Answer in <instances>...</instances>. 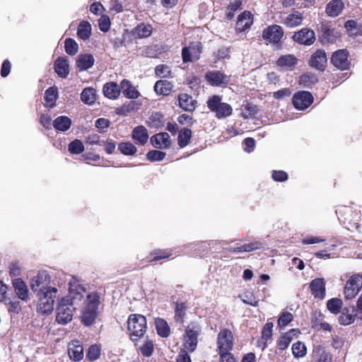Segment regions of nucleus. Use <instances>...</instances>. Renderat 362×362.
Returning <instances> with one entry per match:
<instances>
[{
	"label": "nucleus",
	"mask_w": 362,
	"mask_h": 362,
	"mask_svg": "<svg viewBox=\"0 0 362 362\" xmlns=\"http://www.w3.org/2000/svg\"><path fill=\"white\" fill-rule=\"evenodd\" d=\"M13 286L18 297L22 300H27L28 291L23 281L21 279H17L13 281Z\"/></svg>",
	"instance_id": "33"
},
{
	"label": "nucleus",
	"mask_w": 362,
	"mask_h": 362,
	"mask_svg": "<svg viewBox=\"0 0 362 362\" xmlns=\"http://www.w3.org/2000/svg\"><path fill=\"white\" fill-rule=\"evenodd\" d=\"M165 155L163 151L152 150L147 153L146 158L151 162L160 161L164 159Z\"/></svg>",
	"instance_id": "50"
},
{
	"label": "nucleus",
	"mask_w": 362,
	"mask_h": 362,
	"mask_svg": "<svg viewBox=\"0 0 362 362\" xmlns=\"http://www.w3.org/2000/svg\"><path fill=\"white\" fill-rule=\"evenodd\" d=\"M69 286V295L59 300L56 310V321L63 325L72 320L76 306L83 300L86 294L85 288L75 277H71Z\"/></svg>",
	"instance_id": "1"
},
{
	"label": "nucleus",
	"mask_w": 362,
	"mask_h": 362,
	"mask_svg": "<svg viewBox=\"0 0 362 362\" xmlns=\"http://www.w3.org/2000/svg\"><path fill=\"white\" fill-rule=\"evenodd\" d=\"M103 92L106 98L115 100L121 93V84L119 86L116 82H107L104 84Z\"/></svg>",
	"instance_id": "21"
},
{
	"label": "nucleus",
	"mask_w": 362,
	"mask_h": 362,
	"mask_svg": "<svg viewBox=\"0 0 362 362\" xmlns=\"http://www.w3.org/2000/svg\"><path fill=\"white\" fill-rule=\"evenodd\" d=\"M66 281V274L62 271L55 272L52 279L47 272L41 271L30 279V287L35 294H37L45 291H48L50 288H62Z\"/></svg>",
	"instance_id": "2"
},
{
	"label": "nucleus",
	"mask_w": 362,
	"mask_h": 362,
	"mask_svg": "<svg viewBox=\"0 0 362 362\" xmlns=\"http://www.w3.org/2000/svg\"><path fill=\"white\" fill-rule=\"evenodd\" d=\"M362 286V276L360 274L352 275L347 281L344 287V296L347 299L354 298L359 292Z\"/></svg>",
	"instance_id": "8"
},
{
	"label": "nucleus",
	"mask_w": 362,
	"mask_h": 362,
	"mask_svg": "<svg viewBox=\"0 0 362 362\" xmlns=\"http://www.w3.org/2000/svg\"><path fill=\"white\" fill-rule=\"evenodd\" d=\"M273 327V323L268 322L265 324L262 330V336L259 343L260 344L259 346H262V349H264L267 344L270 343L272 341Z\"/></svg>",
	"instance_id": "29"
},
{
	"label": "nucleus",
	"mask_w": 362,
	"mask_h": 362,
	"mask_svg": "<svg viewBox=\"0 0 362 362\" xmlns=\"http://www.w3.org/2000/svg\"><path fill=\"white\" fill-rule=\"evenodd\" d=\"M151 33L152 28L150 25L140 24L135 29V35L139 38L147 37Z\"/></svg>",
	"instance_id": "44"
},
{
	"label": "nucleus",
	"mask_w": 362,
	"mask_h": 362,
	"mask_svg": "<svg viewBox=\"0 0 362 362\" xmlns=\"http://www.w3.org/2000/svg\"><path fill=\"white\" fill-rule=\"evenodd\" d=\"M69 358L74 361H80L83 358V347L79 341H72L68 347Z\"/></svg>",
	"instance_id": "19"
},
{
	"label": "nucleus",
	"mask_w": 362,
	"mask_h": 362,
	"mask_svg": "<svg viewBox=\"0 0 362 362\" xmlns=\"http://www.w3.org/2000/svg\"><path fill=\"white\" fill-rule=\"evenodd\" d=\"M313 102V97L308 91H299L293 96L295 108L300 110L308 108Z\"/></svg>",
	"instance_id": "12"
},
{
	"label": "nucleus",
	"mask_w": 362,
	"mask_h": 362,
	"mask_svg": "<svg viewBox=\"0 0 362 362\" xmlns=\"http://www.w3.org/2000/svg\"><path fill=\"white\" fill-rule=\"evenodd\" d=\"M253 23L252 15L250 11H244L238 16L236 30L241 33L249 29Z\"/></svg>",
	"instance_id": "18"
},
{
	"label": "nucleus",
	"mask_w": 362,
	"mask_h": 362,
	"mask_svg": "<svg viewBox=\"0 0 362 362\" xmlns=\"http://www.w3.org/2000/svg\"><path fill=\"white\" fill-rule=\"evenodd\" d=\"M344 6L341 0H332L326 6V13L330 17H337L341 13Z\"/></svg>",
	"instance_id": "27"
},
{
	"label": "nucleus",
	"mask_w": 362,
	"mask_h": 362,
	"mask_svg": "<svg viewBox=\"0 0 362 362\" xmlns=\"http://www.w3.org/2000/svg\"><path fill=\"white\" fill-rule=\"evenodd\" d=\"M342 305V300L337 298H332L327 303V309L333 314L339 313L341 310Z\"/></svg>",
	"instance_id": "43"
},
{
	"label": "nucleus",
	"mask_w": 362,
	"mask_h": 362,
	"mask_svg": "<svg viewBox=\"0 0 362 362\" xmlns=\"http://www.w3.org/2000/svg\"><path fill=\"white\" fill-rule=\"evenodd\" d=\"M354 320V315L344 312H343L339 317V322L342 325H349L353 323Z\"/></svg>",
	"instance_id": "58"
},
{
	"label": "nucleus",
	"mask_w": 362,
	"mask_h": 362,
	"mask_svg": "<svg viewBox=\"0 0 362 362\" xmlns=\"http://www.w3.org/2000/svg\"><path fill=\"white\" fill-rule=\"evenodd\" d=\"M68 149L72 154H79L84 151V146L81 140L75 139L69 144Z\"/></svg>",
	"instance_id": "48"
},
{
	"label": "nucleus",
	"mask_w": 362,
	"mask_h": 362,
	"mask_svg": "<svg viewBox=\"0 0 362 362\" xmlns=\"http://www.w3.org/2000/svg\"><path fill=\"white\" fill-rule=\"evenodd\" d=\"M304 19L303 15L298 11H293L284 18L282 23L289 28H293L302 24Z\"/></svg>",
	"instance_id": "17"
},
{
	"label": "nucleus",
	"mask_w": 362,
	"mask_h": 362,
	"mask_svg": "<svg viewBox=\"0 0 362 362\" xmlns=\"http://www.w3.org/2000/svg\"><path fill=\"white\" fill-rule=\"evenodd\" d=\"M187 307L184 303H176L175 308V320L176 322H182Z\"/></svg>",
	"instance_id": "47"
},
{
	"label": "nucleus",
	"mask_w": 362,
	"mask_h": 362,
	"mask_svg": "<svg viewBox=\"0 0 362 362\" xmlns=\"http://www.w3.org/2000/svg\"><path fill=\"white\" fill-rule=\"evenodd\" d=\"M132 136L137 144L142 146L146 144L148 139L147 129L142 125L137 126L133 129Z\"/></svg>",
	"instance_id": "25"
},
{
	"label": "nucleus",
	"mask_w": 362,
	"mask_h": 362,
	"mask_svg": "<svg viewBox=\"0 0 362 362\" xmlns=\"http://www.w3.org/2000/svg\"><path fill=\"white\" fill-rule=\"evenodd\" d=\"M141 354L145 356H150L153 351V344L152 341H146L144 344L139 347Z\"/></svg>",
	"instance_id": "57"
},
{
	"label": "nucleus",
	"mask_w": 362,
	"mask_h": 362,
	"mask_svg": "<svg viewBox=\"0 0 362 362\" xmlns=\"http://www.w3.org/2000/svg\"><path fill=\"white\" fill-rule=\"evenodd\" d=\"M242 6V1L235 0L234 2L230 4L228 7V12L226 13L227 18L230 20L233 18L236 11L240 9Z\"/></svg>",
	"instance_id": "53"
},
{
	"label": "nucleus",
	"mask_w": 362,
	"mask_h": 362,
	"mask_svg": "<svg viewBox=\"0 0 362 362\" xmlns=\"http://www.w3.org/2000/svg\"><path fill=\"white\" fill-rule=\"evenodd\" d=\"M264 244L259 241H254L248 244L242 245V250L243 252H252L257 250L263 248Z\"/></svg>",
	"instance_id": "55"
},
{
	"label": "nucleus",
	"mask_w": 362,
	"mask_h": 362,
	"mask_svg": "<svg viewBox=\"0 0 362 362\" xmlns=\"http://www.w3.org/2000/svg\"><path fill=\"white\" fill-rule=\"evenodd\" d=\"M200 331V327L194 323L186 327L184 335V346L189 351L193 352L196 349Z\"/></svg>",
	"instance_id": "7"
},
{
	"label": "nucleus",
	"mask_w": 362,
	"mask_h": 362,
	"mask_svg": "<svg viewBox=\"0 0 362 362\" xmlns=\"http://www.w3.org/2000/svg\"><path fill=\"white\" fill-rule=\"evenodd\" d=\"M40 123L47 129H51L52 127V117L51 116L46 113L42 114L40 117Z\"/></svg>",
	"instance_id": "62"
},
{
	"label": "nucleus",
	"mask_w": 362,
	"mask_h": 362,
	"mask_svg": "<svg viewBox=\"0 0 362 362\" xmlns=\"http://www.w3.org/2000/svg\"><path fill=\"white\" fill-rule=\"evenodd\" d=\"M292 39L299 45L310 46L315 41V34L313 30L303 28L298 32H295Z\"/></svg>",
	"instance_id": "10"
},
{
	"label": "nucleus",
	"mask_w": 362,
	"mask_h": 362,
	"mask_svg": "<svg viewBox=\"0 0 362 362\" xmlns=\"http://www.w3.org/2000/svg\"><path fill=\"white\" fill-rule=\"evenodd\" d=\"M291 94V91L289 88H283L277 90L273 93L274 98L281 100L286 97H289Z\"/></svg>",
	"instance_id": "63"
},
{
	"label": "nucleus",
	"mask_w": 362,
	"mask_h": 362,
	"mask_svg": "<svg viewBox=\"0 0 362 362\" xmlns=\"http://www.w3.org/2000/svg\"><path fill=\"white\" fill-rule=\"evenodd\" d=\"M118 149L122 154L126 156H133L137 151L136 146L130 141L121 142L118 145Z\"/></svg>",
	"instance_id": "42"
},
{
	"label": "nucleus",
	"mask_w": 362,
	"mask_h": 362,
	"mask_svg": "<svg viewBox=\"0 0 362 362\" xmlns=\"http://www.w3.org/2000/svg\"><path fill=\"white\" fill-rule=\"evenodd\" d=\"M221 362H236L233 355L230 351L219 352Z\"/></svg>",
	"instance_id": "64"
},
{
	"label": "nucleus",
	"mask_w": 362,
	"mask_h": 362,
	"mask_svg": "<svg viewBox=\"0 0 362 362\" xmlns=\"http://www.w3.org/2000/svg\"><path fill=\"white\" fill-rule=\"evenodd\" d=\"M96 90L92 87L85 88L81 93V101L88 105H92L96 100Z\"/></svg>",
	"instance_id": "31"
},
{
	"label": "nucleus",
	"mask_w": 362,
	"mask_h": 362,
	"mask_svg": "<svg viewBox=\"0 0 362 362\" xmlns=\"http://www.w3.org/2000/svg\"><path fill=\"white\" fill-rule=\"evenodd\" d=\"M293 320V315L288 312L281 313L278 320V325L279 327H285Z\"/></svg>",
	"instance_id": "59"
},
{
	"label": "nucleus",
	"mask_w": 362,
	"mask_h": 362,
	"mask_svg": "<svg viewBox=\"0 0 362 362\" xmlns=\"http://www.w3.org/2000/svg\"><path fill=\"white\" fill-rule=\"evenodd\" d=\"M284 35V30L280 25H269L263 30L262 37L264 40L269 42L278 43Z\"/></svg>",
	"instance_id": "14"
},
{
	"label": "nucleus",
	"mask_w": 362,
	"mask_h": 362,
	"mask_svg": "<svg viewBox=\"0 0 362 362\" xmlns=\"http://www.w3.org/2000/svg\"><path fill=\"white\" fill-rule=\"evenodd\" d=\"M151 255H155L153 259H149L147 261L151 262L153 261H158L162 259H165L172 255L170 251L169 250H154Z\"/></svg>",
	"instance_id": "54"
},
{
	"label": "nucleus",
	"mask_w": 362,
	"mask_h": 362,
	"mask_svg": "<svg viewBox=\"0 0 362 362\" xmlns=\"http://www.w3.org/2000/svg\"><path fill=\"white\" fill-rule=\"evenodd\" d=\"M100 356V347L97 344L91 345L87 351L86 357L90 361H95Z\"/></svg>",
	"instance_id": "51"
},
{
	"label": "nucleus",
	"mask_w": 362,
	"mask_h": 362,
	"mask_svg": "<svg viewBox=\"0 0 362 362\" xmlns=\"http://www.w3.org/2000/svg\"><path fill=\"white\" fill-rule=\"evenodd\" d=\"M165 118L159 112H153L146 121V124L151 128H160L164 126Z\"/></svg>",
	"instance_id": "34"
},
{
	"label": "nucleus",
	"mask_w": 362,
	"mask_h": 362,
	"mask_svg": "<svg viewBox=\"0 0 362 362\" xmlns=\"http://www.w3.org/2000/svg\"><path fill=\"white\" fill-rule=\"evenodd\" d=\"M91 31L92 28L90 23L86 21H83L78 26L77 36L83 40H86L90 37Z\"/></svg>",
	"instance_id": "35"
},
{
	"label": "nucleus",
	"mask_w": 362,
	"mask_h": 362,
	"mask_svg": "<svg viewBox=\"0 0 362 362\" xmlns=\"http://www.w3.org/2000/svg\"><path fill=\"white\" fill-rule=\"evenodd\" d=\"M291 349L292 354L295 358L303 357L307 351L305 345L300 341L294 343Z\"/></svg>",
	"instance_id": "45"
},
{
	"label": "nucleus",
	"mask_w": 362,
	"mask_h": 362,
	"mask_svg": "<svg viewBox=\"0 0 362 362\" xmlns=\"http://www.w3.org/2000/svg\"><path fill=\"white\" fill-rule=\"evenodd\" d=\"M128 331L132 340L141 337L146 331V319L139 314H131L127 320Z\"/></svg>",
	"instance_id": "6"
},
{
	"label": "nucleus",
	"mask_w": 362,
	"mask_h": 362,
	"mask_svg": "<svg viewBox=\"0 0 362 362\" xmlns=\"http://www.w3.org/2000/svg\"><path fill=\"white\" fill-rule=\"evenodd\" d=\"M64 47L66 54L71 56L75 55L78 49V44L71 38L66 39L64 42Z\"/></svg>",
	"instance_id": "46"
},
{
	"label": "nucleus",
	"mask_w": 362,
	"mask_h": 362,
	"mask_svg": "<svg viewBox=\"0 0 362 362\" xmlns=\"http://www.w3.org/2000/svg\"><path fill=\"white\" fill-rule=\"evenodd\" d=\"M297 62L298 59L293 54H288L281 56L278 59L276 64L279 66L292 70L297 64Z\"/></svg>",
	"instance_id": "28"
},
{
	"label": "nucleus",
	"mask_w": 362,
	"mask_h": 362,
	"mask_svg": "<svg viewBox=\"0 0 362 362\" xmlns=\"http://www.w3.org/2000/svg\"><path fill=\"white\" fill-rule=\"evenodd\" d=\"M206 79L213 86H226L230 81V76L219 71H212L206 74Z\"/></svg>",
	"instance_id": "16"
},
{
	"label": "nucleus",
	"mask_w": 362,
	"mask_h": 362,
	"mask_svg": "<svg viewBox=\"0 0 362 362\" xmlns=\"http://www.w3.org/2000/svg\"><path fill=\"white\" fill-rule=\"evenodd\" d=\"M55 72L61 78H66L69 74L68 60L66 58L59 57L54 64Z\"/></svg>",
	"instance_id": "26"
},
{
	"label": "nucleus",
	"mask_w": 362,
	"mask_h": 362,
	"mask_svg": "<svg viewBox=\"0 0 362 362\" xmlns=\"http://www.w3.org/2000/svg\"><path fill=\"white\" fill-rule=\"evenodd\" d=\"M199 49L196 46L185 47L182 50V57L184 62H189L199 59Z\"/></svg>",
	"instance_id": "32"
},
{
	"label": "nucleus",
	"mask_w": 362,
	"mask_h": 362,
	"mask_svg": "<svg viewBox=\"0 0 362 362\" xmlns=\"http://www.w3.org/2000/svg\"><path fill=\"white\" fill-rule=\"evenodd\" d=\"M241 298L243 302L245 304L255 307L258 305L259 300L251 292H245Z\"/></svg>",
	"instance_id": "52"
},
{
	"label": "nucleus",
	"mask_w": 362,
	"mask_h": 362,
	"mask_svg": "<svg viewBox=\"0 0 362 362\" xmlns=\"http://www.w3.org/2000/svg\"><path fill=\"white\" fill-rule=\"evenodd\" d=\"M320 33V41L322 44L334 43L339 37V33L335 28H331L327 23H322L319 28Z\"/></svg>",
	"instance_id": "13"
},
{
	"label": "nucleus",
	"mask_w": 362,
	"mask_h": 362,
	"mask_svg": "<svg viewBox=\"0 0 362 362\" xmlns=\"http://www.w3.org/2000/svg\"><path fill=\"white\" fill-rule=\"evenodd\" d=\"M151 142L156 148H168L170 146V137L167 132H162L153 135Z\"/></svg>",
	"instance_id": "20"
},
{
	"label": "nucleus",
	"mask_w": 362,
	"mask_h": 362,
	"mask_svg": "<svg viewBox=\"0 0 362 362\" xmlns=\"http://www.w3.org/2000/svg\"><path fill=\"white\" fill-rule=\"evenodd\" d=\"M155 326L159 336L166 338L170 335V329L165 320L161 318L155 320Z\"/></svg>",
	"instance_id": "38"
},
{
	"label": "nucleus",
	"mask_w": 362,
	"mask_h": 362,
	"mask_svg": "<svg viewBox=\"0 0 362 362\" xmlns=\"http://www.w3.org/2000/svg\"><path fill=\"white\" fill-rule=\"evenodd\" d=\"M316 81L317 79L313 75L305 74L300 77L299 83L300 84L308 87L310 84H314Z\"/></svg>",
	"instance_id": "60"
},
{
	"label": "nucleus",
	"mask_w": 362,
	"mask_h": 362,
	"mask_svg": "<svg viewBox=\"0 0 362 362\" xmlns=\"http://www.w3.org/2000/svg\"><path fill=\"white\" fill-rule=\"evenodd\" d=\"M272 177L276 182H284L288 180V174L284 170H274Z\"/></svg>",
	"instance_id": "61"
},
{
	"label": "nucleus",
	"mask_w": 362,
	"mask_h": 362,
	"mask_svg": "<svg viewBox=\"0 0 362 362\" xmlns=\"http://www.w3.org/2000/svg\"><path fill=\"white\" fill-rule=\"evenodd\" d=\"M349 52L346 49H338L333 52L331 62L338 69L347 70L350 68L351 62L348 59Z\"/></svg>",
	"instance_id": "9"
},
{
	"label": "nucleus",
	"mask_w": 362,
	"mask_h": 362,
	"mask_svg": "<svg viewBox=\"0 0 362 362\" xmlns=\"http://www.w3.org/2000/svg\"><path fill=\"white\" fill-rule=\"evenodd\" d=\"M178 101L180 107L185 111L191 112L195 108V100L186 93L180 94Z\"/></svg>",
	"instance_id": "30"
},
{
	"label": "nucleus",
	"mask_w": 362,
	"mask_h": 362,
	"mask_svg": "<svg viewBox=\"0 0 362 362\" xmlns=\"http://www.w3.org/2000/svg\"><path fill=\"white\" fill-rule=\"evenodd\" d=\"M71 124V120L66 116H59L53 122V127L58 131L65 132L68 130Z\"/></svg>",
	"instance_id": "37"
},
{
	"label": "nucleus",
	"mask_w": 362,
	"mask_h": 362,
	"mask_svg": "<svg viewBox=\"0 0 362 362\" xmlns=\"http://www.w3.org/2000/svg\"><path fill=\"white\" fill-rule=\"evenodd\" d=\"M95 62V59L91 54H81L77 57L76 65L79 71H86L91 68Z\"/></svg>",
	"instance_id": "23"
},
{
	"label": "nucleus",
	"mask_w": 362,
	"mask_h": 362,
	"mask_svg": "<svg viewBox=\"0 0 362 362\" xmlns=\"http://www.w3.org/2000/svg\"><path fill=\"white\" fill-rule=\"evenodd\" d=\"M173 85L166 80L158 81L154 86V90L157 94L168 95L170 93Z\"/></svg>",
	"instance_id": "36"
},
{
	"label": "nucleus",
	"mask_w": 362,
	"mask_h": 362,
	"mask_svg": "<svg viewBox=\"0 0 362 362\" xmlns=\"http://www.w3.org/2000/svg\"><path fill=\"white\" fill-rule=\"evenodd\" d=\"M139 108V104L136 101H129L124 103L121 107L117 108V113L121 115H127L128 113L134 112Z\"/></svg>",
	"instance_id": "41"
},
{
	"label": "nucleus",
	"mask_w": 362,
	"mask_h": 362,
	"mask_svg": "<svg viewBox=\"0 0 362 362\" xmlns=\"http://www.w3.org/2000/svg\"><path fill=\"white\" fill-rule=\"evenodd\" d=\"M312 294L315 298H323L325 296V281L322 278L313 279L310 284Z\"/></svg>",
	"instance_id": "22"
},
{
	"label": "nucleus",
	"mask_w": 362,
	"mask_h": 362,
	"mask_svg": "<svg viewBox=\"0 0 362 362\" xmlns=\"http://www.w3.org/2000/svg\"><path fill=\"white\" fill-rule=\"evenodd\" d=\"M233 334L229 329H224L221 330L217 337V345L219 352L231 351L233 345Z\"/></svg>",
	"instance_id": "11"
},
{
	"label": "nucleus",
	"mask_w": 362,
	"mask_h": 362,
	"mask_svg": "<svg viewBox=\"0 0 362 362\" xmlns=\"http://www.w3.org/2000/svg\"><path fill=\"white\" fill-rule=\"evenodd\" d=\"M155 74L161 78H168L170 76V67L166 64H159L155 68Z\"/></svg>",
	"instance_id": "49"
},
{
	"label": "nucleus",
	"mask_w": 362,
	"mask_h": 362,
	"mask_svg": "<svg viewBox=\"0 0 362 362\" xmlns=\"http://www.w3.org/2000/svg\"><path fill=\"white\" fill-rule=\"evenodd\" d=\"M192 138V131L188 128L182 129L178 133L177 144L180 148L187 146Z\"/></svg>",
	"instance_id": "40"
},
{
	"label": "nucleus",
	"mask_w": 362,
	"mask_h": 362,
	"mask_svg": "<svg viewBox=\"0 0 362 362\" xmlns=\"http://www.w3.org/2000/svg\"><path fill=\"white\" fill-rule=\"evenodd\" d=\"M121 91L122 92L124 97L129 99H136L140 95L139 92L127 79H123L121 81Z\"/></svg>",
	"instance_id": "24"
},
{
	"label": "nucleus",
	"mask_w": 362,
	"mask_h": 362,
	"mask_svg": "<svg viewBox=\"0 0 362 362\" xmlns=\"http://www.w3.org/2000/svg\"><path fill=\"white\" fill-rule=\"evenodd\" d=\"M327 62V57L325 51L320 49L310 56L309 65L317 70L324 71Z\"/></svg>",
	"instance_id": "15"
},
{
	"label": "nucleus",
	"mask_w": 362,
	"mask_h": 362,
	"mask_svg": "<svg viewBox=\"0 0 362 362\" xmlns=\"http://www.w3.org/2000/svg\"><path fill=\"white\" fill-rule=\"evenodd\" d=\"M110 20L106 15L102 16L98 21V26L102 32L106 33L110 28Z\"/></svg>",
	"instance_id": "56"
},
{
	"label": "nucleus",
	"mask_w": 362,
	"mask_h": 362,
	"mask_svg": "<svg viewBox=\"0 0 362 362\" xmlns=\"http://www.w3.org/2000/svg\"><path fill=\"white\" fill-rule=\"evenodd\" d=\"M206 104L208 109L215 114L217 119H225L232 115V107L226 103H223L222 97L220 95H212L208 99Z\"/></svg>",
	"instance_id": "5"
},
{
	"label": "nucleus",
	"mask_w": 362,
	"mask_h": 362,
	"mask_svg": "<svg viewBox=\"0 0 362 362\" xmlns=\"http://www.w3.org/2000/svg\"><path fill=\"white\" fill-rule=\"evenodd\" d=\"M60 288L53 287L50 288L48 291L41 292L35 294L37 303V312L42 315H48L51 313L54 309V298L56 294Z\"/></svg>",
	"instance_id": "4"
},
{
	"label": "nucleus",
	"mask_w": 362,
	"mask_h": 362,
	"mask_svg": "<svg viewBox=\"0 0 362 362\" xmlns=\"http://www.w3.org/2000/svg\"><path fill=\"white\" fill-rule=\"evenodd\" d=\"M100 303V296L97 293H89L86 296V305L81 313V322L86 326L93 325L98 315V308Z\"/></svg>",
	"instance_id": "3"
},
{
	"label": "nucleus",
	"mask_w": 362,
	"mask_h": 362,
	"mask_svg": "<svg viewBox=\"0 0 362 362\" xmlns=\"http://www.w3.org/2000/svg\"><path fill=\"white\" fill-rule=\"evenodd\" d=\"M58 97V89L55 86L49 87L45 92V100L47 106L53 107L55 105L57 98Z\"/></svg>",
	"instance_id": "39"
}]
</instances>
